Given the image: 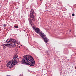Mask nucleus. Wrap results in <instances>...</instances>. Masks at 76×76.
<instances>
[{"label":"nucleus","instance_id":"nucleus-1","mask_svg":"<svg viewBox=\"0 0 76 76\" xmlns=\"http://www.w3.org/2000/svg\"><path fill=\"white\" fill-rule=\"evenodd\" d=\"M33 30H34L36 33H37L38 34H39V35L41 37L42 39L45 42L47 43V42L49 41L48 40L49 39L47 37L46 35L44 34L42 32V31H40V29H39V28H35L34 26H33Z\"/></svg>","mask_w":76,"mask_h":76},{"label":"nucleus","instance_id":"nucleus-2","mask_svg":"<svg viewBox=\"0 0 76 76\" xmlns=\"http://www.w3.org/2000/svg\"><path fill=\"white\" fill-rule=\"evenodd\" d=\"M24 61V64L29 65L30 66H34L35 64V61L32 56L27 55V57H26Z\"/></svg>","mask_w":76,"mask_h":76},{"label":"nucleus","instance_id":"nucleus-3","mask_svg":"<svg viewBox=\"0 0 76 76\" xmlns=\"http://www.w3.org/2000/svg\"><path fill=\"white\" fill-rule=\"evenodd\" d=\"M28 56V55H26V56H23V59L22 58H19L17 59H16V60H18V61H20L21 62H22V64H25L24 62V60H25V58H26V57H27Z\"/></svg>","mask_w":76,"mask_h":76},{"label":"nucleus","instance_id":"nucleus-4","mask_svg":"<svg viewBox=\"0 0 76 76\" xmlns=\"http://www.w3.org/2000/svg\"><path fill=\"white\" fill-rule=\"evenodd\" d=\"M5 46H7L8 48H11L12 47H16V43L14 44L13 43H11V44L7 43V44H4Z\"/></svg>","mask_w":76,"mask_h":76},{"label":"nucleus","instance_id":"nucleus-5","mask_svg":"<svg viewBox=\"0 0 76 76\" xmlns=\"http://www.w3.org/2000/svg\"><path fill=\"white\" fill-rule=\"evenodd\" d=\"M12 61H10L7 64V67L10 68H12L13 67V65H12Z\"/></svg>","mask_w":76,"mask_h":76},{"label":"nucleus","instance_id":"nucleus-6","mask_svg":"<svg viewBox=\"0 0 76 76\" xmlns=\"http://www.w3.org/2000/svg\"><path fill=\"white\" fill-rule=\"evenodd\" d=\"M11 61H12V64L13 66H15V65H16V64H18V61L16 60V59H12Z\"/></svg>","mask_w":76,"mask_h":76},{"label":"nucleus","instance_id":"nucleus-7","mask_svg":"<svg viewBox=\"0 0 76 76\" xmlns=\"http://www.w3.org/2000/svg\"><path fill=\"white\" fill-rule=\"evenodd\" d=\"M30 18L32 19L33 21H34H34H35V18H34V17H35V16L34 15V14L30 13Z\"/></svg>","mask_w":76,"mask_h":76},{"label":"nucleus","instance_id":"nucleus-8","mask_svg":"<svg viewBox=\"0 0 76 76\" xmlns=\"http://www.w3.org/2000/svg\"><path fill=\"white\" fill-rule=\"evenodd\" d=\"M68 67H69V69H70L71 71H72V70H73V69H73V66H72V65H71V66L69 65Z\"/></svg>","mask_w":76,"mask_h":76},{"label":"nucleus","instance_id":"nucleus-9","mask_svg":"<svg viewBox=\"0 0 76 76\" xmlns=\"http://www.w3.org/2000/svg\"><path fill=\"white\" fill-rule=\"evenodd\" d=\"M11 39H12V43H13V44H16V43L17 41L16 40L12 38H11Z\"/></svg>","mask_w":76,"mask_h":76},{"label":"nucleus","instance_id":"nucleus-10","mask_svg":"<svg viewBox=\"0 0 76 76\" xmlns=\"http://www.w3.org/2000/svg\"><path fill=\"white\" fill-rule=\"evenodd\" d=\"M30 12L31 14H34V13H35L34 12V10L32 9H31V11H30Z\"/></svg>","mask_w":76,"mask_h":76},{"label":"nucleus","instance_id":"nucleus-11","mask_svg":"<svg viewBox=\"0 0 76 76\" xmlns=\"http://www.w3.org/2000/svg\"><path fill=\"white\" fill-rule=\"evenodd\" d=\"M12 38H10V40H9L8 41H7V43H9V42H10V44H12Z\"/></svg>","mask_w":76,"mask_h":76},{"label":"nucleus","instance_id":"nucleus-12","mask_svg":"<svg viewBox=\"0 0 76 76\" xmlns=\"http://www.w3.org/2000/svg\"><path fill=\"white\" fill-rule=\"evenodd\" d=\"M18 55H17L16 54H15L14 56L13 57V59H16V58H18Z\"/></svg>","mask_w":76,"mask_h":76},{"label":"nucleus","instance_id":"nucleus-13","mask_svg":"<svg viewBox=\"0 0 76 76\" xmlns=\"http://www.w3.org/2000/svg\"><path fill=\"white\" fill-rule=\"evenodd\" d=\"M46 53L47 55H50V51H49V50H47L46 51Z\"/></svg>","mask_w":76,"mask_h":76},{"label":"nucleus","instance_id":"nucleus-14","mask_svg":"<svg viewBox=\"0 0 76 76\" xmlns=\"http://www.w3.org/2000/svg\"><path fill=\"white\" fill-rule=\"evenodd\" d=\"M14 28H18V26H14Z\"/></svg>","mask_w":76,"mask_h":76},{"label":"nucleus","instance_id":"nucleus-15","mask_svg":"<svg viewBox=\"0 0 76 76\" xmlns=\"http://www.w3.org/2000/svg\"><path fill=\"white\" fill-rule=\"evenodd\" d=\"M3 26H4V27H6V25L5 24H4L3 25Z\"/></svg>","mask_w":76,"mask_h":76},{"label":"nucleus","instance_id":"nucleus-16","mask_svg":"<svg viewBox=\"0 0 76 76\" xmlns=\"http://www.w3.org/2000/svg\"><path fill=\"white\" fill-rule=\"evenodd\" d=\"M3 44L1 45V46L2 47H4V44Z\"/></svg>","mask_w":76,"mask_h":76},{"label":"nucleus","instance_id":"nucleus-17","mask_svg":"<svg viewBox=\"0 0 76 76\" xmlns=\"http://www.w3.org/2000/svg\"><path fill=\"white\" fill-rule=\"evenodd\" d=\"M3 48H4V49H5V48H6V46H4L3 47Z\"/></svg>","mask_w":76,"mask_h":76},{"label":"nucleus","instance_id":"nucleus-18","mask_svg":"<svg viewBox=\"0 0 76 76\" xmlns=\"http://www.w3.org/2000/svg\"><path fill=\"white\" fill-rule=\"evenodd\" d=\"M72 16H75V14L74 13L72 14Z\"/></svg>","mask_w":76,"mask_h":76},{"label":"nucleus","instance_id":"nucleus-19","mask_svg":"<svg viewBox=\"0 0 76 76\" xmlns=\"http://www.w3.org/2000/svg\"><path fill=\"white\" fill-rule=\"evenodd\" d=\"M48 8H47V7H45V9H48Z\"/></svg>","mask_w":76,"mask_h":76},{"label":"nucleus","instance_id":"nucleus-20","mask_svg":"<svg viewBox=\"0 0 76 76\" xmlns=\"http://www.w3.org/2000/svg\"><path fill=\"white\" fill-rule=\"evenodd\" d=\"M10 40V39H8L7 40L9 41Z\"/></svg>","mask_w":76,"mask_h":76},{"label":"nucleus","instance_id":"nucleus-21","mask_svg":"<svg viewBox=\"0 0 76 76\" xmlns=\"http://www.w3.org/2000/svg\"><path fill=\"white\" fill-rule=\"evenodd\" d=\"M30 23V24H31V25L32 26V23Z\"/></svg>","mask_w":76,"mask_h":76},{"label":"nucleus","instance_id":"nucleus-22","mask_svg":"<svg viewBox=\"0 0 76 76\" xmlns=\"http://www.w3.org/2000/svg\"><path fill=\"white\" fill-rule=\"evenodd\" d=\"M71 30H69V32H71Z\"/></svg>","mask_w":76,"mask_h":76},{"label":"nucleus","instance_id":"nucleus-23","mask_svg":"<svg viewBox=\"0 0 76 76\" xmlns=\"http://www.w3.org/2000/svg\"><path fill=\"white\" fill-rule=\"evenodd\" d=\"M7 42V40L6 41V42Z\"/></svg>","mask_w":76,"mask_h":76},{"label":"nucleus","instance_id":"nucleus-24","mask_svg":"<svg viewBox=\"0 0 76 76\" xmlns=\"http://www.w3.org/2000/svg\"><path fill=\"white\" fill-rule=\"evenodd\" d=\"M6 76H11V75L10 76V75H7Z\"/></svg>","mask_w":76,"mask_h":76},{"label":"nucleus","instance_id":"nucleus-25","mask_svg":"<svg viewBox=\"0 0 76 76\" xmlns=\"http://www.w3.org/2000/svg\"><path fill=\"white\" fill-rule=\"evenodd\" d=\"M42 0H40V1H42Z\"/></svg>","mask_w":76,"mask_h":76},{"label":"nucleus","instance_id":"nucleus-26","mask_svg":"<svg viewBox=\"0 0 76 76\" xmlns=\"http://www.w3.org/2000/svg\"><path fill=\"white\" fill-rule=\"evenodd\" d=\"M69 18H71V17H69Z\"/></svg>","mask_w":76,"mask_h":76},{"label":"nucleus","instance_id":"nucleus-27","mask_svg":"<svg viewBox=\"0 0 76 76\" xmlns=\"http://www.w3.org/2000/svg\"><path fill=\"white\" fill-rule=\"evenodd\" d=\"M75 69H76V67H75Z\"/></svg>","mask_w":76,"mask_h":76}]
</instances>
